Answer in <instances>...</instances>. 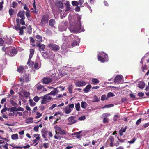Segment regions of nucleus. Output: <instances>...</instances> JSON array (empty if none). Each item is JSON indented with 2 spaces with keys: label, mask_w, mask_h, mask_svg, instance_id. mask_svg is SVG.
<instances>
[{
  "label": "nucleus",
  "mask_w": 149,
  "mask_h": 149,
  "mask_svg": "<svg viewBox=\"0 0 149 149\" xmlns=\"http://www.w3.org/2000/svg\"><path fill=\"white\" fill-rule=\"evenodd\" d=\"M2 50L6 53L8 54L10 56H14L17 53V52L15 48L13 47H8L6 48L3 47Z\"/></svg>",
  "instance_id": "obj_1"
},
{
  "label": "nucleus",
  "mask_w": 149,
  "mask_h": 149,
  "mask_svg": "<svg viewBox=\"0 0 149 149\" xmlns=\"http://www.w3.org/2000/svg\"><path fill=\"white\" fill-rule=\"evenodd\" d=\"M70 31L74 33H79L81 31H83V29H81V23L80 21H79L75 26H71L70 28Z\"/></svg>",
  "instance_id": "obj_2"
},
{
  "label": "nucleus",
  "mask_w": 149,
  "mask_h": 149,
  "mask_svg": "<svg viewBox=\"0 0 149 149\" xmlns=\"http://www.w3.org/2000/svg\"><path fill=\"white\" fill-rule=\"evenodd\" d=\"M98 59L101 62H103L107 61V55L103 52H101L98 54Z\"/></svg>",
  "instance_id": "obj_3"
},
{
  "label": "nucleus",
  "mask_w": 149,
  "mask_h": 149,
  "mask_svg": "<svg viewBox=\"0 0 149 149\" xmlns=\"http://www.w3.org/2000/svg\"><path fill=\"white\" fill-rule=\"evenodd\" d=\"M52 99V97L50 96L49 94L44 95L41 102V103L42 104H44L48 102L49 101Z\"/></svg>",
  "instance_id": "obj_4"
},
{
  "label": "nucleus",
  "mask_w": 149,
  "mask_h": 149,
  "mask_svg": "<svg viewBox=\"0 0 149 149\" xmlns=\"http://www.w3.org/2000/svg\"><path fill=\"white\" fill-rule=\"evenodd\" d=\"M54 128L55 129V132L56 134H58L60 135H64L66 134V132L64 130L62 129L60 127L55 126L54 127Z\"/></svg>",
  "instance_id": "obj_5"
},
{
  "label": "nucleus",
  "mask_w": 149,
  "mask_h": 149,
  "mask_svg": "<svg viewBox=\"0 0 149 149\" xmlns=\"http://www.w3.org/2000/svg\"><path fill=\"white\" fill-rule=\"evenodd\" d=\"M33 136L35 137V139L32 141L33 144H35L34 146L38 144L39 141H41V138L40 136V135L37 134L33 135Z\"/></svg>",
  "instance_id": "obj_6"
},
{
  "label": "nucleus",
  "mask_w": 149,
  "mask_h": 149,
  "mask_svg": "<svg viewBox=\"0 0 149 149\" xmlns=\"http://www.w3.org/2000/svg\"><path fill=\"white\" fill-rule=\"evenodd\" d=\"M114 141V138L113 136H111L107 140L106 143L107 146H110L112 147L113 146V143Z\"/></svg>",
  "instance_id": "obj_7"
},
{
  "label": "nucleus",
  "mask_w": 149,
  "mask_h": 149,
  "mask_svg": "<svg viewBox=\"0 0 149 149\" xmlns=\"http://www.w3.org/2000/svg\"><path fill=\"white\" fill-rule=\"evenodd\" d=\"M74 107V104H72L68 105V107H66L65 108L64 112L66 114L70 113L72 111L71 109L73 108Z\"/></svg>",
  "instance_id": "obj_8"
},
{
  "label": "nucleus",
  "mask_w": 149,
  "mask_h": 149,
  "mask_svg": "<svg viewBox=\"0 0 149 149\" xmlns=\"http://www.w3.org/2000/svg\"><path fill=\"white\" fill-rule=\"evenodd\" d=\"M114 81L116 83H122L123 82V77L121 75L116 76L115 78Z\"/></svg>",
  "instance_id": "obj_9"
},
{
  "label": "nucleus",
  "mask_w": 149,
  "mask_h": 149,
  "mask_svg": "<svg viewBox=\"0 0 149 149\" xmlns=\"http://www.w3.org/2000/svg\"><path fill=\"white\" fill-rule=\"evenodd\" d=\"M48 18L47 16H44L42 18L40 24L41 25L43 26L45 24L48 23Z\"/></svg>",
  "instance_id": "obj_10"
},
{
  "label": "nucleus",
  "mask_w": 149,
  "mask_h": 149,
  "mask_svg": "<svg viewBox=\"0 0 149 149\" xmlns=\"http://www.w3.org/2000/svg\"><path fill=\"white\" fill-rule=\"evenodd\" d=\"M48 46L54 51H57L59 48L58 46L55 44H50L48 45Z\"/></svg>",
  "instance_id": "obj_11"
},
{
  "label": "nucleus",
  "mask_w": 149,
  "mask_h": 149,
  "mask_svg": "<svg viewBox=\"0 0 149 149\" xmlns=\"http://www.w3.org/2000/svg\"><path fill=\"white\" fill-rule=\"evenodd\" d=\"M75 85L77 87H83L86 84V83L85 81H78L75 82Z\"/></svg>",
  "instance_id": "obj_12"
},
{
  "label": "nucleus",
  "mask_w": 149,
  "mask_h": 149,
  "mask_svg": "<svg viewBox=\"0 0 149 149\" xmlns=\"http://www.w3.org/2000/svg\"><path fill=\"white\" fill-rule=\"evenodd\" d=\"M24 19H22L21 18L19 19L18 18H17L16 19V22L19 25L21 24L22 25H24L25 24V23L24 20Z\"/></svg>",
  "instance_id": "obj_13"
},
{
  "label": "nucleus",
  "mask_w": 149,
  "mask_h": 149,
  "mask_svg": "<svg viewBox=\"0 0 149 149\" xmlns=\"http://www.w3.org/2000/svg\"><path fill=\"white\" fill-rule=\"evenodd\" d=\"M34 52V50L33 49H30V54L29 56V58L27 62V64H28L30 62V60L32 58Z\"/></svg>",
  "instance_id": "obj_14"
},
{
  "label": "nucleus",
  "mask_w": 149,
  "mask_h": 149,
  "mask_svg": "<svg viewBox=\"0 0 149 149\" xmlns=\"http://www.w3.org/2000/svg\"><path fill=\"white\" fill-rule=\"evenodd\" d=\"M68 120L69 122L70 123L68 124L71 125L76 123V121L74 120V117L73 116H71L68 118Z\"/></svg>",
  "instance_id": "obj_15"
},
{
  "label": "nucleus",
  "mask_w": 149,
  "mask_h": 149,
  "mask_svg": "<svg viewBox=\"0 0 149 149\" xmlns=\"http://www.w3.org/2000/svg\"><path fill=\"white\" fill-rule=\"evenodd\" d=\"M37 46L39 47V50L40 52L43 53L44 51V49L45 47V45L43 44H38Z\"/></svg>",
  "instance_id": "obj_16"
},
{
  "label": "nucleus",
  "mask_w": 149,
  "mask_h": 149,
  "mask_svg": "<svg viewBox=\"0 0 149 149\" xmlns=\"http://www.w3.org/2000/svg\"><path fill=\"white\" fill-rule=\"evenodd\" d=\"M59 91L57 89V88H55L54 89V90L51 91V92L49 93V95H52L53 96L55 95L56 94L59 93Z\"/></svg>",
  "instance_id": "obj_17"
},
{
  "label": "nucleus",
  "mask_w": 149,
  "mask_h": 149,
  "mask_svg": "<svg viewBox=\"0 0 149 149\" xmlns=\"http://www.w3.org/2000/svg\"><path fill=\"white\" fill-rule=\"evenodd\" d=\"M24 10L19 12L17 14V17H20L21 18L24 19L25 17L24 14Z\"/></svg>",
  "instance_id": "obj_18"
},
{
  "label": "nucleus",
  "mask_w": 149,
  "mask_h": 149,
  "mask_svg": "<svg viewBox=\"0 0 149 149\" xmlns=\"http://www.w3.org/2000/svg\"><path fill=\"white\" fill-rule=\"evenodd\" d=\"M42 80L43 83L48 84L51 81L52 79L49 78L45 77L43 78Z\"/></svg>",
  "instance_id": "obj_19"
},
{
  "label": "nucleus",
  "mask_w": 149,
  "mask_h": 149,
  "mask_svg": "<svg viewBox=\"0 0 149 149\" xmlns=\"http://www.w3.org/2000/svg\"><path fill=\"white\" fill-rule=\"evenodd\" d=\"M25 68L27 69V67L25 66L24 67L22 66H20L18 68L17 70L19 73H22L24 70Z\"/></svg>",
  "instance_id": "obj_20"
},
{
  "label": "nucleus",
  "mask_w": 149,
  "mask_h": 149,
  "mask_svg": "<svg viewBox=\"0 0 149 149\" xmlns=\"http://www.w3.org/2000/svg\"><path fill=\"white\" fill-rule=\"evenodd\" d=\"M91 87V85H88L83 90V91L85 93H87L89 91Z\"/></svg>",
  "instance_id": "obj_21"
},
{
  "label": "nucleus",
  "mask_w": 149,
  "mask_h": 149,
  "mask_svg": "<svg viewBox=\"0 0 149 149\" xmlns=\"http://www.w3.org/2000/svg\"><path fill=\"white\" fill-rule=\"evenodd\" d=\"M33 118L32 117H29L25 120V122L27 124H30L33 122Z\"/></svg>",
  "instance_id": "obj_22"
},
{
  "label": "nucleus",
  "mask_w": 149,
  "mask_h": 149,
  "mask_svg": "<svg viewBox=\"0 0 149 149\" xmlns=\"http://www.w3.org/2000/svg\"><path fill=\"white\" fill-rule=\"evenodd\" d=\"M36 40L38 42H40L42 41V36L39 35H37L36 36Z\"/></svg>",
  "instance_id": "obj_23"
},
{
  "label": "nucleus",
  "mask_w": 149,
  "mask_h": 149,
  "mask_svg": "<svg viewBox=\"0 0 149 149\" xmlns=\"http://www.w3.org/2000/svg\"><path fill=\"white\" fill-rule=\"evenodd\" d=\"M5 39L7 43L10 44L11 43L12 41V39L10 36H6Z\"/></svg>",
  "instance_id": "obj_24"
},
{
  "label": "nucleus",
  "mask_w": 149,
  "mask_h": 149,
  "mask_svg": "<svg viewBox=\"0 0 149 149\" xmlns=\"http://www.w3.org/2000/svg\"><path fill=\"white\" fill-rule=\"evenodd\" d=\"M29 76L28 75H26V76H24L23 77V79H20V81H22V82H24L25 81L26 82L28 80H29Z\"/></svg>",
  "instance_id": "obj_25"
},
{
  "label": "nucleus",
  "mask_w": 149,
  "mask_h": 149,
  "mask_svg": "<svg viewBox=\"0 0 149 149\" xmlns=\"http://www.w3.org/2000/svg\"><path fill=\"white\" fill-rule=\"evenodd\" d=\"M77 42L75 40L72 43L71 45H67V47L69 48H71L74 47L75 46L77 45Z\"/></svg>",
  "instance_id": "obj_26"
},
{
  "label": "nucleus",
  "mask_w": 149,
  "mask_h": 149,
  "mask_svg": "<svg viewBox=\"0 0 149 149\" xmlns=\"http://www.w3.org/2000/svg\"><path fill=\"white\" fill-rule=\"evenodd\" d=\"M17 107H13L9 108L8 109V111L10 112L17 111Z\"/></svg>",
  "instance_id": "obj_27"
},
{
  "label": "nucleus",
  "mask_w": 149,
  "mask_h": 149,
  "mask_svg": "<svg viewBox=\"0 0 149 149\" xmlns=\"http://www.w3.org/2000/svg\"><path fill=\"white\" fill-rule=\"evenodd\" d=\"M145 85L143 81L140 82L138 84L139 87L141 89L144 88Z\"/></svg>",
  "instance_id": "obj_28"
},
{
  "label": "nucleus",
  "mask_w": 149,
  "mask_h": 149,
  "mask_svg": "<svg viewBox=\"0 0 149 149\" xmlns=\"http://www.w3.org/2000/svg\"><path fill=\"white\" fill-rule=\"evenodd\" d=\"M11 138L13 140H15L18 139V136L17 134L12 135L11 136Z\"/></svg>",
  "instance_id": "obj_29"
},
{
  "label": "nucleus",
  "mask_w": 149,
  "mask_h": 149,
  "mask_svg": "<svg viewBox=\"0 0 149 149\" xmlns=\"http://www.w3.org/2000/svg\"><path fill=\"white\" fill-rule=\"evenodd\" d=\"M22 93L25 97L29 96L30 93L25 90H23L22 92Z\"/></svg>",
  "instance_id": "obj_30"
},
{
  "label": "nucleus",
  "mask_w": 149,
  "mask_h": 149,
  "mask_svg": "<svg viewBox=\"0 0 149 149\" xmlns=\"http://www.w3.org/2000/svg\"><path fill=\"white\" fill-rule=\"evenodd\" d=\"M56 5L59 8H63V5L61 1L58 2L56 4Z\"/></svg>",
  "instance_id": "obj_31"
},
{
  "label": "nucleus",
  "mask_w": 149,
  "mask_h": 149,
  "mask_svg": "<svg viewBox=\"0 0 149 149\" xmlns=\"http://www.w3.org/2000/svg\"><path fill=\"white\" fill-rule=\"evenodd\" d=\"M92 81L93 84H95L99 83V81L96 78H93L92 79Z\"/></svg>",
  "instance_id": "obj_32"
},
{
  "label": "nucleus",
  "mask_w": 149,
  "mask_h": 149,
  "mask_svg": "<svg viewBox=\"0 0 149 149\" xmlns=\"http://www.w3.org/2000/svg\"><path fill=\"white\" fill-rule=\"evenodd\" d=\"M126 128H122L119 131V133L120 136H122L123 135V133L125 132Z\"/></svg>",
  "instance_id": "obj_33"
},
{
  "label": "nucleus",
  "mask_w": 149,
  "mask_h": 149,
  "mask_svg": "<svg viewBox=\"0 0 149 149\" xmlns=\"http://www.w3.org/2000/svg\"><path fill=\"white\" fill-rule=\"evenodd\" d=\"M81 132V131H79L78 132H76L75 133H74L73 134V135H76V137L78 138H79L81 137V136L79 134Z\"/></svg>",
  "instance_id": "obj_34"
},
{
  "label": "nucleus",
  "mask_w": 149,
  "mask_h": 149,
  "mask_svg": "<svg viewBox=\"0 0 149 149\" xmlns=\"http://www.w3.org/2000/svg\"><path fill=\"white\" fill-rule=\"evenodd\" d=\"M55 20L54 19H52L50 20L49 21V25L51 26H53L54 24L55 23Z\"/></svg>",
  "instance_id": "obj_35"
},
{
  "label": "nucleus",
  "mask_w": 149,
  "mask_h": 149,
  "mask_svg": "<svg viewBox=\"0 0 149 149\" xmlns=\"http://www.w3.org/2000/svg\"><path fill=\"white\" fill-rule=\"evenodd\" d=\"M100 101L99 99L96 96H94L93 99V102H97Z\"/></svg>",
  "instance_id": "obj_36"
},
{
  "label": "nucleus",
  "mask_w": 149,
  "mask_h": 149,
  "mask_svg": "<svg viewBox=\"0 0 149 149\" xmlns=\"http://www.w3.org/2000/svg\"><path fill=\"white\" fill-rule=\"evenodd\" d=\"M114 95H115L113 93H112L109 92L108 93L107 95V98L108 99L109 98L111 97H113Z\"/></svg>",
  "instance_id": "obj_37"
},
{
  "label": "nucleus",
  "mask_w": 149,
  "mask_h": 149,
  "mask_svg": "<svg viewBox=\"0 0 149 149\" xmlns=\"http://www.w3.org/2000/svg\"><path fill=\"white\" fill-rule=\"evenodd\" d=\"M107 99H108V98H107V96L106 97V95H102L101 98V100L102 101H104L105 100H107Z\"/></svg>",
  "instance_id": "obj_38"
},
{
  "label": "nucleus",
  "mask_w": 149,
  "mask_h": 149,
  "mask_svg": "<svg viewBox=\"0 0 149 149\" xmlns=\"http://www.w3.org/2000/svg\"><path fill=\"white\" fill-rule=\"evenodd\" d=\"M146 92H145V94L149 96V88L148 87H146L145 89Z\"/></svg>",
  "instance_id": "obj_39"
},
{
  "label": "nucleus",
  "mask_w": 149,
  "mask_h": 149,
  "mask_svg": "<svg viewBox=\"0 0 149 149\" xmlns=\"http://www.w3.org/2000/svg\"><path fill=\"white\" fill-rule=\"evenodd\" d=\"M36 116L35 117V118L36 119L39 118L41 117L42 116V114L41 113L38 112L36 113Z\"/></svg>",
  "instance_id": "obj_40"
},
{
  "label": "nucleus",
  "mask_w": 149,
  "mask_h": 149,
  "mask_svg": "<svg viewBox=\"0 0 149 149\" xmlns=\"http://www.w3.org/2000/svg\"><path fill=\"white\" fill-rule=\"evenodd\" d=\"M110 115V113H105L102 115V117L107 118Z\"/></svg>",
  "instance_id": "obj_41"
},
{
  "label": "nucleus",
  "mask_w": 149,
  "mask_h": 149,
  "mask_svg": "<svg viewBox=\"0 0 149 149\" xmlns=\"http://www.w3.org/2000/svg\"><path fill=\"white\" fill-rule=\"evenodd\" d=\"M75 108L77 111H79V110L80 105L79 103H78L75 105Z\"/></svg>",
  "instance_id": "obj_42"
},
{
  "label": "nucleus",
  "mask_w": 149,
  "mask_h": 149,
  "mask_svg": "<svg viewBox=\"0 0 149 149\" xmlns=\"http://www.w3.org/2000/svg\"><path fill=\"white\" fill-rule=\"evenodd\" d=\"M42 145H43L42 146V147L44 146L45 148H47L49 146V144L48 143H43Z\"/></svg>",
  "instance_id": "obj_43"
},
{
  "label": "nucleus",
  "mask_w": 149,
  "mask_h": 149,
  "mask_svg": "<svg viewBox=\"0 0 149 149\" xmlns=\"http://www.w3.org/2000/svg\"><path fill=\"white\" fill-rule=\"evenodd\" d=\"M72 4L74 6H77L78 5V2L77 1H74L72 2Z\"/></svg>",
  "instance_id": "obj_44"
},
{
  "label": "nucleus",
  "mask_w": 149,
  "mask_h": 149,
  "mask_svg": "<svg viewBox=\"0 0 149 149\" xmlns=\"http://www.w3.org/2000/svg\"><path fill=\"white\" fill-rule=\"evenodd\" d=\"M40 98L37 96H35L33 98V100L35 102H38Z\"/></svg>",
  "instance_id": "obj_45"
},
{
  "label": "nucleus",
  "mask_w": 149,
  "mask_h": 149,
  "mask_svg": "<svg viewBox=\"0 0 149 149\" xmlns=\"http://www.w3.org/2000/svg\"><path fill=\"white\" fill-rule=\"evenodd\" d=\"M34 67L35 69H38L40 67V66L37 63H36L34 65Z\"/></svg>",
  "instance_id": "obj_46"
},
{
  "label": "nucleus",
  "mask_w": 149,
  "mask_h": 149,
  "mask_svg": "<svg viewBox=\"0 0 149 149\" xmlns=\"http://www.w3.org/2000/svg\"><path fill=\"white\" fill-rule=\"evenodd\" d=\"M114 105L113 104H110L105 105L104 107H102V108H109L111 107H112Z\"/></svg>",
  "instance_id": "obj_47"
},
{
  "label": "nucleus",
  "mask_w": 149,
  "mask_h": 149,
  "mask_svg": "<svg viewBox=\"0 0 149 149\" xmlns=\"http://www.w3.org/2000/svg\"><path fill=\"white\" fill-rule=\"evenodd\" d=\"M29 102H30V104L31 106H34L36 104V103L33 101L32 100H29Z\"/></svg>",
  "instance_id": "obj_48"
},
{
  "label": "nucleus",
  "mask_w": 149,
  "mask_h": 149,
  "mask_svg": "<svg viewBox=\"0 0 149 149\" xmlns=\"http://www.w3.org/2000/svg\"><path fill=\"white\" fill-rule=\"evenodd\" d=\"M102 118L103 119V122L104 123H105L108 122V119L107 118L102 117Z\"/></svg>",
  "instance_id": "obj_49"
},
{
  "label": "nucleus",
  "mask_w": 149,
  "mask_h": 149,
  "mask_svg": "<svg viewBox=\"0 0 149 149\" xmlns=\"http://www.w3.org/2000/svg\"><path fill=\"white\" fill-rule=\"evenodd\" d=\"M24 110V109L21 107H17V111H22Z\"/></svg>",
  "instance_id": "obj_50"
},
{
  "label": "nucleus",
  "mask_w": 149,
  "mask_h": 149,
  "mask_svg": "<svg viewBox=\"0 0 149 149\" xmlns=\"http://www.w3.org/2000/svg\"><path fill=\"white\" fill-rule=\"evenodd\" d=\"M58 134L57 133V134H56L54 135V138L56 139H61V137L59 136L58 135Z\"/></svg>",
  "instance_id": "obj_51"
},
{
  "label": "nucleus",
  "mask_w": 149,
  "mask_h": 149,
  "mask_svg": "<svg viewBox=\"0 0 149 149\" xmlns=\"http://www.w3.org/2000/svg\"><path fill=\"white\" fill-rule=\"evenodd\" d=\"M72 86H70L68 88V90L70 93H72Z\"/></svg>",
  "instance_id": "obj_52"
},
{
  "label": "nucleus",
  "mask_w": 149,
  "mask_h": 149,
  "mask_svg": "<svg viewBox=\"0 0 149 149\" xmlns=\"http://www.w3.org/2000/svg\"><path fill=\"white\" fill-rule=\"evenodd\" d=\"M86 103L85 102H82L81 103V107L82 108H85L86 107Z\"/></svg>",
  "instance_id": "obj_53"
},
{
  "label": "nucleus",
  "mask_w": 149,
  "mask_h": 149,
  "mask_svg": "<svg viewBox=\"0 0 149 149\" xmlns=\"http://www.w3.org/2000/svg\"><path fill=\"white\" fill-rule=\"evenodd\" d=\"M10 102L13 106H15L16 105V103L12 100H10Z\"/></svg>",
  "instance_id": "obj_54"
},
{
  "label": "nucleus",
  "mask_w": 149,
  "mask_h": 149,
  "mask_svg": "<svg viewBox=\"0 0 149 149\" xmlns=\"http://www.w3.org/2000/svg\"><path fill=\"white\" fill-rule=\"evenodd\" d=\"M13 7V8H16L17 6V4L16 3L13 2L12 3Z\"/></svg>",
  "instance_id": "obj_55"
},
{
  "label": "nucleus",
  "mask_w": 149,
  "mask_h": 149,
  "mask_svg": "<svg viewBox=\"0 0 149 149\" xmlns=\"http://www.w3.org/2000/svg\"><path fill=\"white\" fill-rule=\"evenodd\" d=\"M57 106V105L55 104H54L52 105L49 108V110H52L53 108H54L55 107H56Z\"/></svg>",
  "instance_id": "obj_56"
},
{
  "label": "nucleus",
  "mask_w": 149,
  "mask_h": 149,
  "mask_svg": "<svg viewBox=\"0 0 149 149\" xmlns=\"http://www.w3.org/2000/svg\"><path fill=\"white\" fill-rule=\"evenodd\" d=\"M9 13L10 15H13V10L12 9H10L9 10Z\"/></svg>",
  "instance_id": "obj_57"
},
{
  "label": "nucleus",
  "mask_w": 149,
  "mask_h": 149,
  "mask_svg": "<svg viewBox=\"0 0 149 149\" xmlns=\"http://www.w3.org/2000/svg\"><path fill=\"white\" fill-rule=\"evenodd\" d=\"M85 117L84 116H83L79 118V120H85Z\"/></svg>",
  "instance_id": "obj_58"
},
{
  "label": "nucleus",
  "mask_w": 149,
  "mask_h": 149,
  "mask_svg": "<svg viewBox=\"0 0 149 149\" xmlns=\"http://www.w3.org/2000/svg\"><path fill=\"white\" fill-rule=\"evenodd\" d=\"M7 110V108L6 107H5L4 108H3L2 110L1 111V113L2 114L4 113H3L6 112V111Z\"/></svg>",
  "instance_id": "obj_59"
},
{
  "label": "nucleus",
  "mask_w": 149,
  "mask_h": 149,
  "mask_svg": "<svg viewBox=\"0 0 149 149\" xmlns=\"http://www.w3.org/2000/svg\"><path fill=\"white\" fill-rule=\"evenodd\" d=\"M43 88V86L41 85H38L37 87L38 90H40Z\"/></svg>",
  "instance_id": "obj_60"
},
{
  "label": "nucleus",
  "mask_w": 149,
  "mask_h": 149,
  "mask_svg": "<svg viewBox=\"0 0 149 149\" xmlns=\"http://www.w3.org/2000/svg\"><path fill=\"white\" fill-rule=\"evenodd\" d=\"M22 115V112H17L16 113V116L18 115L19 116H21Z\"/></svg>",
  "instance_id": "obj_61"
},
{
  "label": "nucleus",
  "mask_w": 149,
  "mask_h": 149,
  "mask_svg": "<svg viewBox=\"0 0 149 149\" xmlns=\"http://www.w3.org/2000/svg\"><path fill=\"white\" fill-rule=\"evenodd\" d=\"M138 95L140 97H142L144 95V93L142 92H139L138 93Z\"/></svg>",
  "instance_id": "obj_62"
},
{
  "label": "nucleus",
  "mask_w": 149,
  "mask_h": 149,
  "mask_svg": "<svg viewBox=\"0 0 149 149\" xmlns=\"http://www.w3.org/2000/svg\"><path fill=\"white\" fill-rule=\"evenodd\" d=\"M78 2V5H81L84 3V0H79Z\"/></svg>",
  "instance_id": "obj_63"
},
{
  "label": "nucleus",
  "mask_w": 149,
  "mask_h": 149,
  "mask_svg": "<svg viewBox=\"0 0 149 149\" xmlns=\"http://www.w3.org/2000/svg\"><path fill=\"white\" fill-rule=\"evenodd\" d=\"M19 35H22L23 34V30H22V29L20 28V29H19Z\"/></svg>",
  "instance_id": "obj_64"
}]
</instances>
